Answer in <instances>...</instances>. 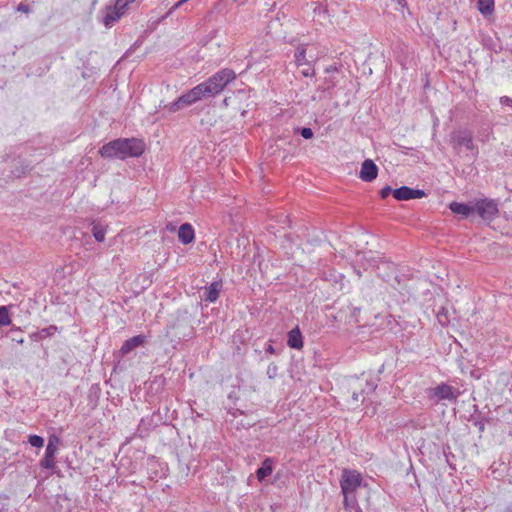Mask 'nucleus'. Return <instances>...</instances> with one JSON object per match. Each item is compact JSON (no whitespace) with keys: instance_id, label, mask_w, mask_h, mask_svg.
I'll return each instance as SVG.
<instances>
[{"instance_id":"1","label":"nucleus","mask_w":512,"mask_h":512,"mask_svg":"<svg viewBox=\"0 0 512 512\" xmlns=\"http://www.w3.org/2000/svg\"><path fill=\"white\" fill-rule=\"evenodd\" d=\"M145 150V143L138 138H119L102 146L100 154L104 158L139 157Z\"/></svg>"},{"instance_id":"2","label":"nucleus","mask_w":512,"mask_h":512,"mask_svg":"<svg viewBox=\"0 0 512 512\" xmlns=\"http://www.w3.org/2000/svg\"><path fill=\"white\" fill-rule=\"evenodd\" d=\"M376 388L377 383L371 375L362 373L359 376L347 378L344 385V393L350 397V399H347V402L354 407H358L364 403L366 397L372 394Z\"/></svg>"},{"instance_id":"3","label":"nucleus","mask_w":512,"mask_h":512,"mask_svg":"<svg viewBox=\"0 0 512 512\" xmlns=\"http://www.w3.org/2000/svg\"><path fill=\"white\" fill-rule=\"evenodd\" d=\"M236 78V74L233 70L225 68L213 76H211L207 81L200 83L201 87L206 95V97H213L220 92L234 79Z\"/></svg>"},{"instance_id":"4","label":"nucleus","mask_w":512,"mask_h":512,"mask_svg":"<svg viewBox=\"0 0 512 512\" xmlns=\"http://www.w3.org/2000/svg\"><path fill=\"white\" fill-rule=\"evenodd\" d=\"M205 90L202 89L201 85L198 84L191 90H189L187 93L180 96L177 100L172 102L171 104L165 106L169 112L175 113L179 110H181L184 107L190 106L197 101L203 99L206 97Z\"/></svg>"},{"instance_id":"5","label":"nucleus","mask_w":512,"mask_h":512,"mask_svg":"<svg viewBox=\"0 0 512 512\" xmlns=\"http://www.w3.org/2000/svg\"><path fill=\"white\" fill-rule=\"evenodd\" d=\"M475 212L484 221H492L498 214V204L492 199H480L474 204Z\"/></svg>"},{"instance_id":"6","label":"nucleus","mask_w":512,"mask_h":512,"mask_svg":"<svg viewBox=\"0 0 512 512\" xmlns=\"http://www.w3.org/2000/svg\"><path fill=\"white\" fill-rule=\"evenodd\" d=\"M458 396L459 391L446 383H441L436 387L428 389L429 399H435L437 402L441 400L454 402Z\"/></svg>"},{"instance_id":"7","label":"nucleus","mask_w":512,"mask_h":512,"mask_svg":"<svg viewBox=\"0 0 512 512\" xmlns=\"http://www.w3.org/2000/svg\"><path fill=\"white\" fill-rule=\"evenodd\" d=\"M451 145L452 147L459 151L461 147H465L467 150H476V147L473 143V135L472 132L469 130H458L454 131L451 134Z\"/></svg>"},{"instance_id":"8","label":"nucleus","mask_w":512,"mask_h":512,"mask_svg":"<svg viewBox=\"0 0 512 512\" xmlns=\"http://www.w3.org/2000/svg\"><path fill=\"white\" fill-rule=\"evenodd\" d=\"M60 439L56 435H51L48 439V444L46 446V451L44 457L40 461L41 467L45 469L52 470L55 468V455L58 451L57 445L59 444Z\"/></svg>"},{"instance_id":"9","label":"nucleus","mask_w":512,"mask_h":512,"mask_svg":"<svg viewBox=\"0 0 512 512\" xmlns=\"http://www.w3.org/2000/svg\"><path fill=\"white\" fill-rule=\"evenodd\" d=\"M361 475L352 470H344L340 480L342 493H354L361 484Z\"/></svg>"},{"instance_id":"10","label":"nucleus","mask_w":512,"mask_h":512,"mask_svg":"<svg viewBox=\"0 0 512 512\" xmlns=\"http://www.w3.org/2000/svg\"><path fill=\"white\" fill-rule=\"evenodd\" d=\"M125 7H119L118 1H115L114 6H106L102 11L103 18L102 22L106 27H111L115 22H117L121 16L125 13Z\"/></svg>"},{"instance_id":"11","label":"nucleus","mask_w":512,"mask_h":512,"mask_svg":"<svg viewBox=\"0 0 512 512\" xmlns=\"http://www.w3.org/2000/svg\"><path fill=\"white\" fill-rule=\"evenodd\" d=\"M426 196L424 190L413 189L408 186H401L393 190V197L398 201H408L412 199H420Z\"/></svg>"},{"instance_id":"12","label":"nucleus","mask_w":512,"mask_h":512,"mask_svg":"<svg viewBox=\"0 0 512 512\" xmlns=\"http://www.w3.org/2000/svg\"><path fill=\"white\" fill-rule=\"evenodd\" d=\"M378 167L371 159H366L361 165L359 177L365 182H371L377 178Z\"/></svg>"},{"instance_id":"13","label":"nucleus","mask_w":512,"mask_h":512,"mask_svg":"<svg viewBox=\"0 0 512 512\" xmlns=\"http://www.w3.org/2000/svg\"><path fill=\"white\" fill-rule=\"evenodd\" d=\"M146 343V336L145 335H136L134 337H131L124 341V343L121 346L120 354L121 356H126L134 349L143 346Z\"/></svg>"},{"instance_id":"14","label":"nucleus","mask_w":512,"mask_h":512,"mask_svg":"<svg viewBox=\"0 0 512 512\" xmlns=\"http://www.w3.org/2000/svg\"><path fill=\"white\" fill-rule=\"evenodd\" d=\"M222 287V280L213 281L210 286L206 288L202 299L207 302H215L219 297Z\"/></svg>"},{"instance_id":"15","label":"nucleus","mask_w":512,"mask_h":512,"mask_svg":"<svg viewBox=\"0 0 512 512\" xmlns=\"http://www.w3.org/2000/svg\"><path fill=\"white\" fill-rule=\"evenodd\" d=\"M194 229L189 223H183L178 230L179 241L185 245L190 244L194 240Z\"/></svg>"},{"instance_id":"16","label":"nucleus","mask_w":512,"mask_h":512,"mask_svg":"<svg viewBox=\"0 0 512 512\" xmlns=\"http://www.w3.org/2000/svg\"><path fill=\"white\" fill-rule=\"evenodd\" d=\"M287 344L290 348L297 350L303 347V337L298 326L288 332Z\"/></svg>"},{"instance_id":"17","label":"nucleus","mask_w":512,"mask_h":512,"mask_svg":"<svg viewBox=\"0 0 512 512\" xmlns=\"http://www.w3.org/2000/svg\"><path fill=\"white\" fill-rule=\"evenodd\" d=\"M449 208L454 214L462 215L465 218L475 213L474 205L471 206L465 203L452 202Z\"/></svg>"},{"instance_id":"18","label":"nucleus","mask_w":512,"mask_h":512,"mask_svg":"<svg viewBox=\"0 0 512 512\" xmlns=\"http://www.w3.org/2000/svg\"><path fill=\"white\" fill-rule=\"evenodd\" d=\"M273 471V461L271 458H266L263 462L261 467H259L256 471V477L258 481L262 482L265 480L266 477L271 475Z\"/></svg>"},{"instance_id":"19","label":"nucleus","mask_w":512,"mask_h":512,"mask_svg":"<svg viewBox=\"0 0 512 512\" xmlns=\"http://www.w3.org/2000/svg\"><path fill=\"white\" fill-rule=\"evenodd\" d=\"M477 7L483 16H489L494 11V0H478Z\"/></svg>"},{"instance_id":"20","label":"nucleus","mask_w":512,"mask_h":512,"mask_svg":"<svg viewBox=\"0 0 512 512\" xmlns=\"http://www.w3.org/2000/svg\"><path fill=\"white\" fill-rule=\"evenodd\" d=\"M57 329H58L57 326L50 325V326L43 328V329L39 330L38 332L32 334L31 337L35 341L41 340L46 337H50V336L54 335V333L57 331Z\"/></svg>"},{"instance_id":"21","label":"nucleus","mask_w":512,"mask_h":512,"mask_svg":"<svg viewBox=\"0 0 512 512\" xmlns=\"http://www.w3.org/2000/svg\"><path fill=\"white\" fill-rule=\"evenodd\" d=\"M344 496L343 506L348 512H351L352 508L357 504L354 493H342Z\"/></svg>"},{"instance_id":"22","label":"nucleus","mask_w":512,"mask_h":512,"mask_svg":"<svg viewBox=\"0 0 512 512\" xmlns=\"http://www.w3.org/2000/svg\"><path fill=\"white\" fill-rule=\"evenodd\" d=\"M92 233L96 241L103 242L105 240L106 230L101 225H93Z\"/></svg>"},{"instance_id":"23","label":"nucleus","mask_w":512,"mask_h":512,"mask_svg":"<svg viewBox=\"0 0 512 512\" xmlns=\"http://www.w3.org/2000/svg\"><path fill=\"white\" fill-rule=\"evenodd\" d=\"M295 61L298 66H303L304 64L308 63L306 60V49L305 48L301 47L296 50Z\"/></svg>"},{"instance_id":"24","label":"nucleus","mask_w":512,"mask_h":512,"mask_svg":"<svg viewBox=\"0 0 512 512\" xmlns=\"http://www.w3.org/2000/svg\"><path fill=\"white\" fill-rule=\"evenodd\" d=\"M11 323V319L9 316V311L6 306L0 307V327L7 326Z\"/></svg>"},{"instance_id":"25","label":"nucleus","mask_w":512,"mask_h":512,"mask_svg":"<svg viewBox=\"0 0 512 512\" xmlns=\"http://www.w3.org/2000/svg\"><path fill=\"white\" fill-rule=\"evenodd\" d=\"M28 442L31 446L41 448L44 445V439L38 435L29 436Z\"/></svg>"},{"instance_id":"26","label":"nucleus","mask_w":512,"mask_h":512,"mask_svg":"<svg viewBox=\"0 0 512 512\" xmlns=\"http://www.w3.org/2000/svg\"><path fill=\"white\" fill-rule=\"evenodd\" d=\"M437 319L442 326L449 323L448 312L445 308H441V310L437 312Z\"/></svg>"},{"instance_id":"27","label":"nucleus","mask_w":512,"mask_h":512,"mask_svg":"<svg viewBox=\"0 0 512 512\" xmlns=\"http://www.w3.org/2000/svg\"><path fill=\"white\" fill-rule=\"evenodd\" d=\"M335 85H336V81L332 77H329L324 80V84L322 86H320L319 89L329 90V89L334 88Z\"/></svg>"},{"instance_id":"28","label":"nucleus","mask_w":512,"mask_h":512,"mask_svg":"<svg viewBox=\"0 0 512 512\" xmlns=\"http://www.w3.org/2000/svg\"><path fill=\"white\" fill-rule=\"evenodd\" d=\"M267 375L270 379H274L278 375V366L271 363L267 368Z\"/></svg>"},{"instance_id":"29","label":"nucleus","mask_w":512,"mask_h":512,"mask_svg":"<svg viewBox=\"0 0 512 512\" xmlns=\"http://www.w3.org/2000/svg\"><path fill=\"white\" fill-rule=\"evenodd\" d=\"M298 131L304 139H311L313 137V131L309 127L300 128Z\"/></svg>"},{"instance_id":"30","label":"nucleus","mask_w":512,"mask_h":512,"mask_svg":"<svg viewBox=\"0 0 512 512\" xmlns=\"http://www.w3.org/2000/svg\"><path fill=\"white\" fill-rule=\"evenodd\" d=\"M303 69L301 70V73L305 77L313 76L314 75V69L309 63H306L303 65Z\"/></svg>"},{"instance_id":"31","label":"nucleus","mask_w":512,"mask_h":512,"mask_svg":"<svg viewBox=\"0 0 512 512\" xmlns=\"http://www.w3.org/2000/svg\"><path fill=\"white\" fill-rule=\"evenodd\" d=\"M391 193L393 194V190H392L391 186H389V185H386L385 187H383V188L380 190V192H379L380 197H381L382 199L387 198Z\"/></svg>"},{"instance_id":"32","label":"nucleus","mask_w":512,"mask_h":512,"mask_svg":"<svg viewBox=\"0 0 512 512\" xmlns=\"http://www.w3.org/2000/svg\"><path fill=\"white\" fill-rule=\"evenodd\" d=\"M17 11L23 13H29L31 11L30 6L24 2L19 3L17 6Z\"/></svg>"},{"instance_id":"33","label":"nucleus","mask_w":512,"mask_h":512,"mask_svg":"<svg viewBox=\"0 0 512 512\" xmlns=\"http://www.w3.org/2000/svg\"><path fill=\"white\" fill-rule=\"evenodd\" d=\"M500 103H501L502 105L512 107V98H510V97H508V96H502V97L500 98Z\"/></svg>"},{"instance_id":"34","label":"nucleus","mask_w":512,"mask_h":512,"mask_svg":"<svg viewBox=\"0 0 512 512\" xmlns=\"http://www.w3.org/2000/svg\"><path fill=\"white\" fill-rule=\"evenodd\" d=\"M119 7L127 8L128 4L134 2L135 0H117Z\"/></svg>"},{"instance_id":"35","label":"nucleus","mask_w":512,"mask_h":512,"mask_svg":"<svg viewBox=\"0 0 512 512\" xmlns=\"http://www.w3.org/2000/svg\"><path fill=\"white\" fill-rule=\"evenodd\" d=\"M338 71V68L336 65H330L328 66L326 69H325V72L326 73H334V72H337Z\"/></svg>"},{"instance_id":"36","label":"nucleus","mask_w":512,"mask_h":512,"mask_svg":"<svg viewBox=\"0 0 512 512\" xmlns=\"http://www.w3.org/2000/svg\"><path fill=\"white\" fill-rule=\"evenodd\" d=\"M265 351H266V353H270V354L276 353L275 348L271 344L266 347Z\"/></svg>"},{"instance_id":"37","label":"nucleus","mask_w":512,"mask_h":512,"mask_svg":"<svg viewBox=\"0 0 512 512\" xmlns=\"http://www.w3.org/2000/svg\"><path fill=\"white\" fill-rule=\"evenodd\" d=\"M13 340L16 341L19 344H23L24 343V339L23 338H13Z\"/></svg>"},{"instance_id":"38","label":"nucleus","mask_w":512,"mask_h":512,"mask_svg":"<svg viewBox=\"0 0 512 512\" xmlns=\"http://www.w3.org/2000/svg\"><path fill=\"white\" fill-rule=\"evenodd\" d=\"M356 512H363V511L359 506H357Z\"/></svg>"}]
</instances>
